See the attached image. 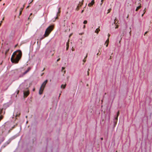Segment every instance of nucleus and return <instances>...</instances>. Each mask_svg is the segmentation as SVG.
<instances>
[{
  "instance_id": "f257e3e1",
  "label": "nucleus",
  "mask_w": 152,
  "mask_h": 152,
  "mask_svg": "<svg viewBox=\"0 0 152 152\" xmlns=\"http://www.w3.org/2000/svg\"><path fill=\"white\" fill-rule=\"evenodd\" d=\"M22 53L20 50H18L15 51L12 55L11 61L12 63L17 64L21 58Z\"/></svg>"
},
{
  "instance_id": "f03ea898",
  "label": "nucleus",
  "mask_w": 152,
  "mask_h": 152,
  "mask_svg": "<svg viewBox=\"0 0 152 152\" xmlns=\"http://www.w3.org/2000/svg\"><path fill=\"white\" fill-rule=\"evenodd\" d=\"M54 27L53 26L50 25L45 30V34L43 36L40 38V40L41 41L45 37L48 36L50 32L53 29Z\"/></svg>"
},
{
  "instance_id": "7ed1b4c3",
  "label": "nucleus",
  "mask_w": 152,
  "mask_h": 152,
  "mask_svg": "<svg viewBox=\"0 0 152 152\" xmlns=\"http://www.w3.org/2000/svg\"><path fill=\"white\" fill-rule=\"evenodd\" d=\"M26 89H28V88H26ZM23 97L24 98H26L29 94V91L28 90L26 91H23Z\"/></svg>"
},
{
  "instance_id": "20e7f679",
  "label": "nucleus",
  "mask_w": 152,
  "mask_h": 152,
  "mask_svg": "<svg viewBox=\"0 0 152 152\" xmlns=\"http://www.w3.org/2000/svg\"><path fill=\"white\" fill-rule=\"evenodd\" d=\"M31 69V68L30 67H28L27 69L25 71L24 73H23L22 75H20L19 77H21L23 76L24 75H25L26 73H27L29 71H30Z\"/></svg>"
},
{
  "instance_id": "39448f33",
  "label": "nucleus",
  "mask_w": 152,
  "mask_h": 152,
  "mask_svg": "<svg viewBox=\"0 0 152 152\" xmlns=\"http://www.w3.org/2000/svg\"><path fill=\"white\" fill-rule=\"evenodd\" d=\"M48 82V80H46L42 84L41 87L44 88L46 84Z\"/></svg>"
},
{
  "instance_id": "423d86ee",
  "label": "nucleus",
  "mask_w": 152,
  "mask_h": 152,
  "mask_svg": "<svg viewBox=\"0 0 152 152\" xmlns=\"http://www.w3.org/2000/svg\"><path fill=\"white\" fill-rule=\"evenodd\" d=\"M118 119L114 118L113 119V128H115L117 124Z\"/></svg>"
},
{
  "instance_id": "0eeeda50",
  "label": "nucleus",
  "mask_w": 152,
  "mask_h": 152,
  "mask_svg": "<svg viewBox=\"0 0 152 152\" xmlns=\"http://www.w3.org/2000/svg\"><path fill=\"white\" fill-rule=\"evenodd\" d=\"M44 89V88L40 87L39 92V94L41 95L42 94Z\"/></svg>"
},
{
  "instance_id": "6e6552de",
  "label": "nucleus",
  "mask_w": 152,
  "mask_h": 152,
  "mask_svg": "<svg viewBox=\"0 0 152 152\" xmlns=\"http://www.w3.org/2000/svg\"><path fill=\"white\" fill-rule=\"evenodd\" d=\"M94 0H92L91 2L88 4V6L89 7H91L94 4Z\"/></svg>"
},
{
  "instance_id": "1a4fd4ad",
  "label": "nucleus",
  "mask_w": 152,
  "mask_h": 152,
  "mask_svg": "<svg viewBox=\"0 0 152 152\" xmlns=\"http://www.w3.org/2000/svg\"><path fill=\"white\" fill-rule=\"evenodd\" d=\"M20 115V111L19 110H18V111L17 112L15 116V117H17L18 116L19 117Z\"/></svg>"
},
{
  "instance_id": "9d476101",
  "label": "nucleus",
  "mask_w": 152,
  "mask_h": 152,
  "mask_svg": "<svg viewBox=\"0 0 152 152\" xmlns=\"http://www.w3.org/2000/svg\"><path fill=\"white\" fill-rule=\"evenodd\" d=\"M139 4H140V5L137 7L135 11H137L139 9H140L142 7L141 4L140 3H139Z\"/></svg>"
},
{
  "instance_id": "9b49d317",
  "label": "nucleus",
  "mask_w": 152,
  "mask_h": 152,
  "mask_svg": "<svg viewBox=\"0 0 152 152\" xmlns=\"http://www.w3.org/2000/svg\"><path fill=\"white\" fill-rule=\"evenodd\" d=\"M109 42V38H108L107 39V40L105 42V45L106 43V47H107L108 46Z\"/></svg>"
},
{
  "instance_id": "f8f14e48",
  "label": "nucleus",
  "mask_w": 152,
  "mask_h": 152,
  "mask_svg": "<svg viewBox=\"0 0 152 152\" xmlns=\"http://www.w3.org/2000/svg\"><path fill=\"white\" fill-rule=\"evenodd\" d=\"M66 84H65L64 85L62 84L61 86V88L64 89H65L66 87Z\"/></svg>"
},
{
  "instance_id": "ddd939ff",
  "label": "nucleus",
  "mask_w": 152,
  "mask_h": 152,
  "mask_svg": "<svg viewBox=\"0 0 152 152\" xmlns=\"http://www.w3.org/2000/svg\"><path fill=\"white\" fill-rule=\"evenodd\" d=\"M100 31V29L99 28H97L96 29V30L95 31V32L97 34H98L99 32V31Z\"/></svg>"
},
{
  "instance_id": "4468645a",
  "label": "nucleus",
  "mask_w": 152,
  "mask_h": 152,
  "mask_svg": "<svg viewBox=\"0 0 152 152\" xmlns=\"http://www.w3.org/2000/svg\"><path fill=\"white\" fill-rule=\"evenodd\" d=\"M3 110V108L0 109V115H1L2 114Z\"/></svg>"
},
{
  "instance_id": "2eb2a0df",
  "label": "nucleus",
  "mask_w": 152,
  "mask_h": 152,
  "mask_svg": "<svg viewBox=\"0 0 152 152\" xmlns=\"http://www.w3.org/2000/svg\"><path fill=\"white\" fill-rule=\"evenodd\" d=\"M119 111H118V112H117L116 116L115 117V118H117V119H118V115H119Z\"/></svg>"
},
{
  "instance_id": "dca6fc26",
  "label": "nucleus",
  "mask_w": 152,
  "mask_h": 152,
  "mask_svg": "<svg viewBox=\"0 0 152 152\" xmlns=\"http://www.w3.org/2000/svg\"><path fill=\"white\" fill-rule=\"evenodd\" d=\"M69 46V43L68 42H67V43H66V50H67L68 49Z\"/></svg>"
},
{
  "instance_id": "f3484780",
  "label": "nucleus",
  "mask_w": 152,
  "mask_h": 152,
  "mask_svg": "<svg viewBox=\"0 0 152 152\" xmlns=\"http://www.w3.org/2000/svg\"><path fill=\"white\" fill-rule=\"evenodd\" d=\"M9 49L6 50V51L5 52V56H6L7 54V53H8V52L9 51Z\"/></svg>"
},
{
  "instance_id": "a211bd4d",
  "label": "nucleus",
  "mask_w": 152,
  "mask_h": 152,
  "mask_svg": "<svg viewBox=\"0 0 152 152\" xmlns=\"http://www.w3.org/2000/svg\"><path fill=\"white\" fill-rule=\"evenodd\" d=\"M87 55H88V54L87 53L86 54V56L85 57V58L84 59V60H83V61L84 62H85L86 61V59H85L86 58H87Z\"/></svg>"
},
{
  "instance_id": "6ab92c4d",
  "label": "nucleus",
  "mask_w": 152,
  "mask_h": 152,
  "mask_svg": "<svg viewBox=\"0 0 152 152\" xmlns=\"http://www.w3.org/2000/svg\"><path fill=\"white\" fill-rule=\"evenodd\" d=\"M17 125V124H16L15 125H14L12 127V128L11 129H10V130H12L13 129L15 128V127Z\"/></svg>"
},
{
  "instance_id": "aec40b11",
  "label": "nucleus",
  "mask_w": 152,
  "mask_h": 152,
  "mask_svg": "<svg viewBox=\"0 0 152 152\" xmlns=\"http://www.w3.org/2000/svg\"><path fill=\"white\" fill-rule=\"evenodd\" d=\"M111 10V8H110L109 9H108V12L107 13V14L110 12Z\"/></svg>"
},
{
  "instance_id": "412c9836",
  "label": "nucleus",
  "mask_w": 152,
  "mask_h": 152,
  "mask_svg": "<svg viewBox=\"0 0 152 152\" xmlns=\"http://www.w3.org/2000/svg\"><path fill=\"white\" fill-rule=\"evenodd\" d=\"M87 21L86 20H85L83 22V23L84 24H87Z\"/></svg>"
},
{
  "instance_id": "4be33fe9",
  "label": "nucleus",
  "mask_w": 152,
  "mask_h": 152,
  "mask_svg": "<svg viewBox=\"0 0 152 152\" xmlns=\"http://www.w3.org/2000/svg\"><path fill=\"white\" fill-rule=\"evenodd\" d=\"M90 69H88V70L87 71V75L88 76L89 75V71H90Z\"/></svg>"
},
{
  "instance_id": "5701e85b",
  "label": "nucleus",
  "mask_w": 152,
  "mask_h": 152,
  "mask_svg": "<svg viewBox=\"0 0 152 152\" xmlns=\"http://www.w3.org/2000/svg\"><path fill=\"white\" fill-rule=\"evenodd\" d=\"M116 21L117 20V18H115V19L114 20V21H115L114 23L115 24H116Z\"/></svg>"
},
{
  "instance_id": "b1692460",
  "label": "nucleus",
  "mask_w": 152,
  "mask_h": 152,
  "mask_svg": "<svg viewBox=\"0 0 152 152\" xmlns=\"http://www.w3.org/2000/svg\"><path fill=\"white\" fill-rule=\"evenodd\" d=\"M16 92H17V94H19V90H18L16 91Z\"/></svg>"
},
{
  "instance_id": "393cba45",
  "label": "nucleus",
  "mask_w": 152,
  "mask_h": 152,
  "mask_svg": "<svg viewBox=\"0 0 152 152\" xmlns=\"http://www.w3.org/2000/svg\"><path fill=\"white\" fill-rule=\"evenodd\" d=\"M65 69V67H62V69H61V71H62L64 70V69Z\"/></svg>"
},
{
  "instance_id": "a878e982",
  "label": "nucleus",
  "mask_w": 152,
  "mask_h": 152,
  "mask_svg": "<svg viewBox=\"0 0 152 152\" xmlns=\"http://www.w3.org/2000/svg\"><path fill=\"white\" fill-rule=\"evenodd\" d=\"M79 6H78L77 7V8H76V10H79Z\"/></svg>"
},
{
  "instance_id": "bb28decb",
  "label": "nucleus",
  "mask_w": 152,
  "mask_h": 152,
  "mask_svg": "<svg viewBox=\"0 0 152 152\" xmlns=\"http://www.w3.org/2000/svg\"><path fill=\"white\" fill-rule=\"evenodd\" d=\"M22 11L20 10V13H19V15H21V14L22 13Z\"/></svg>"
},
{
  "instance_id": "cd10ccee",
  "label": "nucleus",
  "mask_w": 152,
  "mask_h": 152,
  "mask_svg": "<svg viewBox=\"0 0 152 152\" xmlns=\"http://www.w3.org/2000/svg\"><path fill=\"white\" fill-rule=\"evenodd\" d=\"M103 0H101V3L100 4L101 5L103 3Z\"/></svg>"
},
{
  "instance_id": "c85d7f7f",
  "label": "nucleus",
  "mask_w": 152,
  "mask_h": 152,
  "mask_svg": "<svg viewBox=\"0 0 152 152\" xmlns=\"http://www.w3.org/2000/svg\"><path fill=\"white\" fill-rule=\"evenodd\" d=\"M60 8H59V9H58V13H60L61 12L60 11Z\"/></svg>"
},
{
  "instance_id": "c756f323",
  "label": "nucleus",
  "mask_w": 152,
  "mask_h": 152,
  "mask_svg": "<svg viewBox=\"0 0 152 152\" xmlns=\"http://www.w3.org/2000/svg\"><path fill=\"white\" fill-rule=\"evenodd\" d=\"M148 32V31H146V32H145V34H144V35H145L146 34H147V33Z\"/></svg>"
},
{
  "instance_id": "7c9ffc66",
  "label": "nucleus",
  "mask_w": 152,
  "mask_h": 152,
  "mask_svg": "<svg viewBox=\"0 0 152 152\" xmlns=\"http://www.w3.org/2000/svg\"><path fill=\"white\" fill-rule=\"evenodd\" d=\"M112 58V57L111 56H110V58H109V59H111Z\"/></svg>"
},
{
  "instance_id": "2f4dec72",
  "label": "nucleus",
  "mask_w": 152,
  "mask_h": 152,
  "mask_svg": "<svg viewBox=\"0 0 152 152\" xmlns=\"http://www.w3.org/2000/svg\"><path fill=\"white\" fill-rule=\"evenodd\" d=\"M23 8H21L20 10L22 11L23 10Z\"/></svg>"
},
{
  "instance_id": "473e14b6",
  "label": "nucleus",
  "mask_w": 152,
  "mask_h": 152,
  "mask_svg": "<svg viewBox=\"0 0 152 152\" xmlns=\"http://www.w3.org/2000/svg\"><path fill=\"white\" fill-rule=\"evenodd\" d=\"M60 58H58V59L57 60V61H59L60 60Z\"/></svg>"
},
{
  "instance_id": "72a5a7b5",
  "label": "nucleus",
  "mask_w": 152,
  "mask_h": 152,
  "mask_svg": "<svg viewBox=\"0 0 152 152\" xmlns=\"http://www.w3.org/2000/svg\"><path fill=\"white\" fill-rule=\"evenodd\" d=\"M118 25H117L116 27H115V28H118Z\"/></svg>"
},
{
  "instance_id": "f704fd0d",
  "label": "nucleus",
  "mask_w": 152,
  "mask_h": 152,
  "mask_svg": "<svg viewBox=\"0 0 152 152\" xmlns=\"http://www.w3.org/2000/svg\"><path fill=\"white\" fill-rule=\"evenodd\" d=\"M101 140H103V137H101V138H100Z\"/></svg>"
},
{
  "instance_id": "c9c22d12",
  "label": "nucleus",
  "mask_w": 152,
  "mask_h": 152,
  "mask_svg": "<svg viewBox=\"0 0 152 152\" xmlns=\"http://www.w3.org/2000/svg\"><path fill=\"white\" fill-rule=\"evenodd\" d=\"M145 12H144V13H143L142 15V16H143V15L144 14H145Z\"/></svg>"
},
{
  "instance_id": "e433bc0d",
  "label": "nucleus",
  "mask_w": 152,
  "mask_h": 152,
  "mask_svg": "<svg viewBox=\"0 0 152 152\" xmlns=\"http://www.w3.org/2000/svg\"><path fill=\"white\" fill-rule=\"evenodd\" d=\"M35 88H34L33 89V91H35Z\"/></svg>"
},
{
  "instance_id": "4c0bfd02",
  "label": "nucleus",
  "mask_w": 152,
  "mask_h": 152,
  "mask_svg": "<svg viewBox=\"0 0 152 152\" xmlns=\"http://www.w3.org/2000/svg\"><path fill=\"white\" fill-rule=\"evenodd\" d=\"M33 0H32L30 2V3H31L32 2H33Z\"/></svg>"
},
{
  "instance_id": "58836bf2",
  "label": "nucleus",
  "mask_w": 152,
  "mask_h": 152,
  "mask_svg": "<svg viewBox=\"0 0 152 152\" xmlns=\"http://www.w3.org/2000/svg\"><path fill=\"white\" fill-rule=\"evenodd\" d=\"M85 27H86L85 25H84V26H83V28H85Z\"/></svg>"
},
{
  "instance_id": "ea45409f",
  "label": "nucleus",
  "mask_w": 152,
  "mask_h": 152,
  "mask_svg": "<svg viewBox=\"0 0 152 152\" xmlns=\"http://www.w3.org/2000/svg\"><path fill=\"white\" fill-rule=\"evenodd\" d=\"M66 71L65 70L64 71V74H65V73H66Z\"/></svg>"
},
{
  "instance_id": "a19ab883",
  "label": "nucleus",
  "mask_w": 152,
  "mask_h": 152,
  "mask_svg": "<svg viewBox=\"0 0 152 152\" xmlns=\"http://www.w3.org/2000/svg\"><path fill=\"white\" fill-rule=\"evenodd\" d=\"M2 22V21H1V23ZM1 23H0V27L1 26Z\"/></svg>"
},
{
  "instance_id": "79ce46f5",
  "label": "nucleus",
  "mask_w": 152,
  "mask_h": 152,
  "mask_svg": "<svg viewBox=\"0 0 152 152\" xmlns=\"http://www.w3.org/2000/svg\"><path fill=\"white\" fill-rule=\"evenodd\" d=\"M2 62L3 61H2V62L1 63H0V65H1L2 64Z\"/></svg>"
},
{
  "instance_id": "37998d69",
  "label": "nucleus",
  "mask_w": 152,
  "mask_h": 152,
  "mask_svg": "<svg viewBox=\"0 0 152 152\" xmlns=\"http://www.w3.org/2000/svg\"><path fill=\"white\" fill-rule=\"evenodd\" d=\"M5 113V110L3 114H4Z\"/></svg>"
},
{
  "instance_id": "c03bdc74",
  "label": "nucleus",
  "mask_w": 152,
  "mask_h": 152,
  "mask_svg": "<svg viewBox=\"0 0 152 152\" xmlns=\"http://www.w3.org/2000/svg\"><path fill=\"white\" fill-rule=\"evenodd\" d=\"M7 88H7L6 89H4V91H5L7 89Z\"/></svg>"
},
{
  "instance_id": "a18cd8bd",
  "label": "nucleus",
  "mask_w": 152,
  "mask_h": 152,
  "mask_svg": "<svg viewBox=\"0 0 152 152\" xmlns=\"http://www.w3.org/2000/svg\"><path fill=\"white\" fill-rule=\"evenodd\" d=\"M83 11H84L83 10H82V12H81V13H82L83 12Z\"/></svg>"
},
{
  "instance_id": "49530a36",
  "label": "nucleus",
  "mask_w": 152,
  "mask_h": 152,
  "mask_svg": "<svg viewBox=\"0 0 152 152\" xmlns=\"http://www.w3.org/2000/svg\"><path fill=\"white\" fill-rule=\"evenodd\" d=\"M32 13H31V14H30V16L31 15H32Z\"/></svg>"
},
{
  "instance_id": "de8ad7c7",
  "label": "nucleus",
  "mask_w": 152,
  "mask_h": 152,
  "mask_svg": "<svg viewBox=\"0 0 152 152\" xmlns=\"http://www.w3.org/2000/svg\"><path fill=\"white\" fill-rule=\"evenodd\" d=\"M110 34H108V37H109L110 36Z\"/></svg>"
},
{
  "instance_id": "09e8293b",
  "label": "nucleus",
  "mask_w": 152,
  "mask_h": 152,
  "mask_svg": "<svg viewBox=\"0 0 152 152\" xmlns=\"http://www.w3.org/2000/svg\"><path fill=\"white\" fill-rule=\"evenodd\" d=\"M29 7V6H28L27 7V8H28Z\"/></svg>"
},
{
  "instance_id": "8fccbe9b",
  "label": "nucleus",
  "mask_w": 152,
  "mask_h": 152,
  "mask_svg": "<svg viewBox=\"0 0 152 152\" xmlns=\"http://www.w3.org/2000/svg\"><path fill=\"white\" fill-rule=\"evenodd\" d=\"M17 45H15V47H16V46H17Z\"/></svg>"
},
{
  "instance_id": "3c124183",
  "label": "nucleus",
  "mask_w": 152,
  "mask_h": 152,
  "mask_svg": "<svg viewBox=\"0 0 152 152\" xmlns=\"http://www.w3.org/2000/svg\"><path fill=\"white\" fill-rule=\"evenodd\" d=\"M4 18H3V19H2V20H4Z\"/></svg>"
},
{
  "instance_id": "603ef678",
  "label": "nucleus",
  "mask_w": 152,
  "mask_h": 152,
  "mask_svg": "<svg viewBox=\"0 0 152 152\" xmlns=\"http://www.w3.org/2000/svg\"><path fill=\"white\" fill-rule=\"evenodd\" d=\"M74 50V49H72V51H73V50Z\"/></svg>"
},
{
  "instance_id": "864d4df0",
  "label": "nucleus",
  "mask_w": 152,
  "mask_h": 152,
  "mask_svg": "<svg viewBox=\"0 0 152 152\" xmlns=\"http://www.w3.org/2000/svg\"><path fill=\"white\" fill-rule=\"evenodd\" d=\"M106 93H105L104 95H106Z\"/></svg>"
},
{
  "instance_id": "5fc2aeb1",
  "label": "nucleus",
  "mask_w": 152,
  "mask_h": 152,
  "mask_svg": "<svg viewBox=\"0 0 152 152\" xmlns=\"http://www.w3.org/2000/svg\"><path fill=\"white\" fill-rule=\"evenodd\" d=\"M17 95H16V97H17Z\"/></svg>"
},
{
  "instance_id": "6e6d98bb",
  "label": "nucleus",
  "mask_w": 152,
  "mask_h": 152,
  "mask_svg": "<svg viewBox=\"0 0 152 152\" xmlns=\"http://www.w3.org/2000/svg\"><path fill=\"white\" fill-rule=\"evenodd\" d=\"M9 142H7V144H9Z\"/></svg>"
},
{
  "instance_id": "4d7b16f0",
  "label": "nucleus",
  "mask_w": 152,
  "mask_h": 152,
  "mask_svg": "<svg viewBox=\"0 0 152 152\" xmlns=\"http://www.w3.org/2000/svg\"><path fill=\"white\" fill-rule=\"evenodd\" d=\"M145 9L144 10V11H145Z\"/></svg>"
},
{
  "instance_id": "13d9d810",
  "label": "nucleus",
  "mask_w": 152,
  "mask_h": 152,
  "mask_svg": "<svg viewBox=\"0 0 152 152\" xmlns=\"http://www.w3.org/2000/svg\"><path fill=\"white\" fill-rule=\"evenodd\" d=\"M58 18V17H56V18Z\"/></svg>"
},
{
  "instance_id": "bf43d9fd",
  "label": "nucleus",
  "mask_w": 152,
  "mask_h": 152,
  "mask_svg": "<svg viewBox=\"0 0 152 152\" xmlns=\"http://www.w3.org/2000/svg\"><path fill=\"white\" fill-rule=\"evenodd\" d=\"M2 0H0V2Z\"/></svg>"
},
{
  "instance_id": "052dcab7",
  "label": "nucleus",
  "mask_w": 152,
  "mask_h": 152,
  "mask_svg": "<svg viewBox=\"0 0 152 152\" xmlns=\"http://www.w3.org/2000/svg\"><path fill=\"white\" fill-rule=\"evenodd\" d=\"M60 95H61V94H60V95H59V97L60 96Z\"/></svg>"
},
{
  "instance_id": "680f3d73",
  "label": "nucleus",
  "mask_w": 152,
  "mask_h": 152,
  "mask_svg": "<svg viewBox=\"0 0 152 152\" xmlns=\"http://www.w3.org/2000/svg\"><path fill=\"white\" fill-rule=\"evenodd\" d=\"M72 24H74V23H72Z\"/></svg>"
},
{
  "instance_id": "e2e57ef3",
  "label": "nucleus",
  "mask_w": 152,
  "mask_h": 152,
  "mask_svg": "<svg viewBox=\"0 0 152 152\" xmlns=\"http://www.w3.org/2000/svg\"><path fill=\"white\" fill-rule=\"evenodd\" d=\"M98 54H99L98 53H97V55H98Z\"/></svg>"
}]
</instances>
